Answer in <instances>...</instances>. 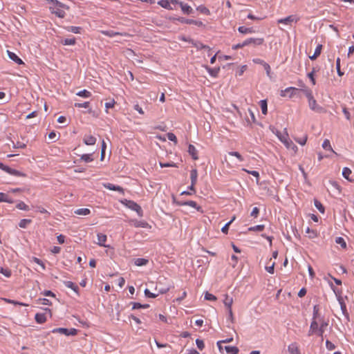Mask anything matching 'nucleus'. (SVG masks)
I'll list each match as a JSON object with an SVG mask.
<instances>
[{
	"instance_id": "f257e3e1",
	"label": "nucleus",
	"mask_w": 354,
	"mask_h": 354,
	"mask_svg": "<svg viewBox=\"0 0 354 354\" xmlns=\"http://www.w3.org/2000/svg\"><path fill=\"white\" fill-rule=\"evenodd\" d=\"M278 139L285 145V147L291 150L294 154H296L298 151V147L289 138V135L287 132L286 129H284L283 133L279 131H276L274 133Z\"/></svg>"
},
{
	"instance_id": "f03ea898",
	"label": "nucleus",
	"mask_w": 354,
	"mask_h": 354,
	"mask_svg": "<svg viewBox=\"0 0 354 354\" xmlns=\"http://www.w3.org/2000/svg\"><path fill=\"white\" fill-rule=\"evenodd\" d=\"M317 312L316 310V306L314 308V318L313 322L310 324V330L308 331V335H313L314 334L317 335L318 336H322L326 327L328 326V323L323 322L321 324V326L319 327L318 323L315 320L316 315Z\"/></svg>"
},
{
	"instance_id": "7ed1b4c3",
	"label": "nucleus",
	"mask_w": 354,
	"mask_h": 354,
	"mask_svg": "<svg viewBox=\"0 0 354 354\" xmlns=\"http://www.w3.org/2000/svg\"><path fill=\"white\" fill-rule=\"evenodd\" d=\"M53 3L52 6H50V10L53 14H55L59 18H64L65 17L64 9L68 10V6L58 1L57 0H48Z\"/></svg>"
},
{
	"instance_id": "20e7f679",
	"label": "nucleus",
	"mask_w": 354,
	"mask_h": 354,
	"mask_svg": "<svg viewBox=\"0 0 354 354\" xmlns=\"http://www.w3.org/2000/svg\"><path fill=\"white\" fill-rule=\"evenodd\" d=\"M121 203L123 204L127 207L131 209V210L136 212L140 216H142V209L141 207L136 202L124 199L121 201Z\"/></svg>"
},
{
	"instance_id": "39448f33",
	"label": "nucleus",
	"mask_w": 354,
	"mask_h": 354,
	"mask_svg": "<svg viewBox=\"0 0 354 354\" xmlns=\"http://www.w3.org/2000/svg\"><path fill=\"white\" fill-rule=\"evenodd\" d=\"M299 91V88H297L295 87H288L283 90L280 91V95L282 97H289L292 98L297 95V93Z\"/></svg>"
},
{
	"instance_id": "423d86ee",
	"label": "nucleus",
	"mask_w": 354,
	"mask_h": 354,
	"mask_svg": "<svg viewBox=\"0 0 354 354\" xmlns=\"http://www.w3.org/2000/svg\"><path fill=\"white\" fill-rule=\"evenodd\" d=\"M53 333H59L66 336H75L77 334V330L75 328H56L52 330Z\"/></svg>"
},
{
	"instance_id": "0eeeda50",
	"label": "nucleus",
	"mask_w": 354,
	"mask_h": 354,
	"mask_svg": "<svg viewBox=\"0 0 354 354\" xmlns=\"http://www.w3.org/2000/svg\"><path fill=\"white\" fill-rule=\"evenodd\" d=\"M176 203L179 206H190L192 207L195 208L197 211L200 212H203L202 207L197 205V203L194 201H177Z\"/></svg>"
},
{
	"instance_id": "6e6552de",
	"label": "nucleus",
	"mask_w": 354,
	"mask_h": 354,
	"mask_svg": "<svg viewBox=\"0 0 354 354\" xmlns=\"http://www.w3.org/2000/svg\"><path fill=\"white\" fill-rule=\"evenodd\" d=\"M263 42V39L262 38H250L246 39L242 43V46H248L250 44H254L255 46H259L262 44Z\"/></svg>"
},
{
	"instance_id": "1a4fd4ad",
	"label": "nucleus",
	"mask_w": 354,
	"mask_h": 354,
	"mask_svg": "<svg viewBox=\"0 0 354 354\" xmlns=\"http://www.w3.org/2000/svg\"><path fill=\"white\" fill-rule=\"evenodd\" d=\"M308 100L310 109L317 112H321L322 111V108L317 104V102L314 98L313 95L308 98Z\"/></svg>"
},
{
	"instance_id": "9d476101",
	"label": "nucleus",
	"mask_w": 354,
	"mask_h": 354,
	"mask_svg": "<svg viewBox=\"0 0 354 354\" xmlns=\"http://www.w3.org/2000/svg\"><path fill=\"white\" fill-rule=\"evenodd\" d=\"M289 354H301L299 346L297 342H292L288 346Z\"/></svg>"
},
{
	"instance_id": "9b49d317",
	"label": "nucleus",
	"mask_w": 354,
	"mask_h": 354,
	"mask_svg": "<svg viewBox=\"0 0 354 354\" xmlns=\"http://www.w3.org/2000/svg\"><path fill=\"white\" fill-rule=\"evenodd\" d=\"M178 21L183 24H194L198 26H202L203 25V22L201 21H196L194 19H185L184 17H179Z\"/></svg>"
},
{
	"instance_id": "f8f14e48",
	"label": "nucleus",
	"mask_w": 354,
	"mask_h": 354,
	"mask_svg": "<svg viewBox=\"0 0 354 354\" xmlns=\"http://www.w3.org/2000/svg\"><path fill=\"white\" fill-rule=\"evenodd\" d=\"M299 18L296 15H290L284 19H281L278 21L279 24H289L292 22H297Z\"/></svg>"
},
{
	"instance_id": "ddd939ff",
	"label": "nucleus",
	"mask_w": 354,
	"mask_h": 354,
	"mask_svg": "<svg viewBox=\"0 0 354 354\" xmlns=\"http://www.w3.org/2000/svg\"><path fill=\"white\" fill-rule=\"evenodd\" d=\"M178 5L180 6L182 12L184 14L190 15V14L193 13L194 10L192 9V8L191 6H189L187 3H185L183 1H180V3H178Z\"/></svg>"
},
{
	"instance_id": "4468645a",
	"label": "nucleus",
	"mask_w": 354,
	"mask_h": 354,
	"mask_svg": "<svg viewBox=\"0 0 354 354\" xmlns=\"http://www.w3.org/2000/svg\"><path fill=\"white\" fill-rule=\"evenodd\" d=\"M223 304L226 309L232 308L234 302L233 298L227 294H225L223 295Z\"/></svg>"
},
{
	"instance_id": "2eb2a0df",
	"label": "nucleus",
	"mask_w": 354,
	"mask_h": 354,
	"mask_svg": "<svg viewBox=\"0 0 354 354\" xmlns=\"http://www.w3.org/2000/svg\"><path fill=\"white\" fill-rule=\"evenodd\" d=\"M103 186L109 190L117 191L122 194H124V189L120 186L115 185L111 183H104Z\"/></svg>"
},
{
	"instance_id": "dca6fc26",
	"label": "nucleus",
	"mask_w": 354,
	"mask_h": 354,
	"mask_svg": "<svg viewBox=\"0 0 354 354\" xmlns=\"http://www.w3.org/2000/svg\"><path fill=\"white\" fill-rule=\"evenodd\" d=\"M83 141L86 145H94L96 143L97 139L91 135H85Z\"/></svg>"
},
{
	"instance_id": "f3484780",
	"label": "nucleus",
	"mask_w": 354,
	"mask_h": 354,
	"mask_svg": "<svg viewBox=\"0 0 354 354\" xmlns=\"http://www.w3.org/2000/svg\"><path fill=\"white\" fill-rule=\"evenodd\" d=\"M8 55L10 59L14 61L17 64H24L23 61L15 53L10 50H7Z\"/></svg>"
},
{
	"instance_id": "a211bd4d",
	"label": "nucleus",
	"mask_w": 354,
	"mask_h": 354,
	"mask_svg": "<svg viewBox=\"0 0 354 354\" xmlns=\"http://www.w3.org/2000/svg\"><path fill=\"white\" fill-rule=\"evenodd\" d=\"M130 223L135 227L147 228L149 227V224L144 221L132 220L130 221Z\"/></svg>"
},
{
	"instance_id": "6ab92c4d",
	"label": "nucleus",
	"mask_w": 354,
	"mask_h": 354,
	"mask_svg": "<svg viewBox=\"0 0 354 354\" xmlns=\"http://www.w3.org/2000/svg\"><path fill=\"white\" fill-rule=\"evenodd\" d=\"M97 244L100 246L103 247H109L108 245H105V242L106 241L107 236L106 234L98 233L97 235Z\"/></svg>"
},
{
	"instance_id": "aec40b11",
	"label": "nucleus",
	"mask_w": 354,
	"mask_h": 354,
	"mask_svg": "<svg viewBox=\"0 0 354 354\" xmlns=\"http://www.w3.org/2000/svg\"><path fill=\"white\" fill-rule=\"evenodd\" d=\"M188 152L192 156L194 160H198V151L193 145H189L188 147Z\"/></svg>"
},
{
	"instance_id": "412c9836",
	"label": "nucleus",
	"mask_w": 354,
	"mask_h": 354,
	"mask_svg": "<svg viewBox=\"0 0 354 354\" xmlns=\"http://www.w3.org/2000/svg\"><path fill=\"white\" fill-rule=\"evenodd\" d=\"M6 172H7L9 174L15 176H21V177L26 176L25 174H24V173H22V172H21V171H19L18 170L12 169V168H10L9 167H6Z\"/></svg>"
},
{
	"instance_id": "4be33fe9",
	"label": "nucleus",
	"mask_w": 354,
	"mask_h": 354,
	"mask_svg": "<svg viewBox=\"0 0 354 354\" xmlns=\"http://www.w3.org/2000/svg\"><path fill=\"white\" fill-rule=\"evenodd\" d=\"M102 33L106 36L112 37L115 35H127V33H122L119 32H115L113 30H102Z\"/></svg>"
},
{
	"instance_id": "5701e85b",
	"label": "nucleus",
	"mask_w": 354,
	"mask_h": 354,
	"mask_svg": "<svg viewBox=\"0 0 354 354\" xmlns=\"http://www.w3.org/2000/svg\"><path fill=\"white\" fill-rule=\"evenodd\" d=\"M64 283L65 286H66L68 288L72 289L73 291L78 293L79 288L75 283H74L73 282L70 281H64Z\"/></svg>"
},
{
	"instance_id": "b1692460",
	"label": "nucleus",
	"mask_w": 354,
	"mask_h": 354,
	"mask_svg": "<svg viewBox=\"0 0 354 354\" xmlns=\"http://www.w3.org/2000/svg\"><path fill=\"white\" fill-rule=\"evenodd\" d=\"M35 320L38 324H44L46 322V317L44 313H37L35 315Z\"/></svg>"
},
{
	"instance_id": "393cba45",
	"label": "nucleus",
	"mask_w": 354,
	"mask_h": 354,
	"mask_svg": "<svg viewBox=\"0 0 354 354\" xmlns=\"http://www.w3.org/2000/svg\"><path fill=\"white\" fill-rule=\"evenodd\" d=\"M91 213V210L88 208H80L75 211V214L77 215L86 216Z\"/></svg>"
},
{
	"instance_id": "a878e982",
	"label": "nucleus",
	"mask_w": 354,
	"mask_h": 354,
	"mask_svg": "<svg viewBox=\"0 0 354 354\" xmlns=\"http://www.w3.org/2000/svg\"><path fill=\"white\" fill-rule=\"evenodd\" d=\"M205 69L212 77H216L218 74L220 68H205Z\"/></svg>"
},
{
	"instance_id": "bb28decb",
	"label": "nucleus",
	"mask_w": 354,
	"mask_h": 354,
	"mask_svg": "<svg viewBox=\"0 0 354 354\" xmlns=\"http://www.w3.org/2000/svg\"><path fill=\"white\" fill-rule=\"evenodd\" d=\"M191 183H196L198 179V171L196 169H193L190 171Z\"/></svg>"
},
{
	"instance_id": "cd10ccee",
	"label": "nucleus",
	"mask_w": 354,
	"mask_h": 354,
	"mask_svg": "<svg viewBox=\"0 0 354 354\" xmlns=\"http://www.w3.org/2000/svg\"><path fill=\"white\" fill-rule=\"evenodd\" d=\"M260 107L261 109V112L263 115H266L268 113V104L267 101L265 100H261L259 102Z\"/></svg>"
},
{
	"instance_id": "c85d7f7f",
	"label": "nucleus",
	"mask_w": 354,
	"mask_h": 354,
	"mask_svg": "<svg viewBox=\"0 0 354 354\" xmlns=\"http://www.w3.org/2000/svg\"><path fill=\"white\" fill-rule=\"evenodd\" d=\"M225 350L227 353L230 354H238L239 353V348L236 346H225Z\"/></svg>"
},
{
	"instance_id": "c756f323",
	"label": "nucleus",
	"mask_w": 354,
	"mask_h": 354,
	"mask_svg": "<svg viewBox=\"0 0 354 354\" xmlns=\"http://www.w3.org/2000/svg\"><path fill=\"white\" fill-rule=\"evenodd\" d=\"M6 202L8 203H12L13 201L9 198V196L3 192H0V203Z\"/></svg>"
},
{
	"instance_id": "7c9ffc66",
	"label": "nucleus",
	"mask_w": 354,
	"mask_h": 354,
	"mask_svg": "<svg viewBox=\"0 0 354 354\" xmlns=\"http://www.w3.org/2000/svg\"><path fill=\"white\" fill-rule=\"evenodd\" d=\"M158 4L165 9L172 10V8L171 7L168 0H160L158 2Z\"/></svg>"
},
{
	"instance_id": "2f4dec72",
	"label": "nucleus",
	"mask_w": 354,
	"mask_h": 354,
	"mask_svg": "<svg viewBox=\"0 0 354 354\" xmlns=\"http://www.w3.org/2000/svg\"><path fill=\"white\" fill-rule=\"evenodd\" d=\"M77 95L84 97L88 98L91 96V93L86 89L80 91L76 93Z\"/></svg>"
},
{
	"instance_id": "473e14b6",
	"label": "nucleus",
	"mask_w": 354,
	"mask_h": 354,
	"mask_svg": "<svg viewBox=\"0 0 354 354\" xmlns=\"http://www.w3.org/2000/svg\"><path fill=\"white\" fill-rule=\"evenodd\" d=\"M295 140L301 145H305L306 144V142L308 140V136L305 134L301 138H294Z\"/></svg>"
},
{
	"instance_id": "72a5a7b5",
	"label": "nucleus",
	"mask_w": 354,
	"mask_h": 354,
	"mask_svg": "<svg viewBox=\"0 0 354 354\" xmlns=\"http://www.w3.org/2000/svg\"><path fill=\"white\" fill-rule=\"evenodd\" d=\"M238 30L239 32L243 34L252 33L254 32L252 28H246L245 26L239 27Z\"/></svg>"
},
{
	"instance_id": "f704fd0d",
	"label": "nucleus",
	"mask_w": 354,
	"mask_h": 354,
	"mask_svg": "<svg viewBox=\"0 0 354 354\" xmlns=\"http://www.w3.org/2000/svg\"><path fill=\"white\" fill-rule=\"evenodd\" d=\"M322 147L324 149L329 150V151H332L333 153H336L335 151L333 149V148L330 145V142L328 139H326L324 141V142L322 144Z\"/></svg>"
},
{
	"instance_id": "c9c22d12",
	"label": "nucleus",
	"mask_w": 354,
	"mask_h": 354,
	"mask_svg": "<svg viewBox=\"0 0 354 354\" xmlns=\"http://www.w3.org/2000/svg\"><path fill=\"white\" fill-rule=\"evenodd\" d=\"M32 223V221L30 219H26L24 218L21 219L19 223V226L21 228H26L27 226Z\"/></svg>"
},
{
	"instance_id": "e433bc0d",
	"label": "nucleus",
	"mask_w": 354,
	"mask_h": 354,
	"mask_svg": "<svg viewBox=\"0 0 354 354\" xmlns=\"http://www.w3.org/2000/svg\"><path fill=\"white\" fill-rule=\"evenodd\" d=\"M135 265L137 266H145L148 263V260L143 258H138L135 260Z\"/></svg>"
},
{
	"instance_id": "4c0bfd02",
	"label": "nucleus",
	"mask_w": 354,
	"mask_h": 354,
	"mask_svg": "<svg viewBox=\"0 0 354 354\" xmlns=\"http://www.w3.org/2000/svg\"><path fill=\"white\" fill-rule=\"evenodd\" d=\"M322 48V45L319 44L315 50L314 55L313 56H310V58L311 59H316L321 54Z\"/></svg>"
},
{
	"instance_id": "58836bf2",
	"label": "nucleus",
	"mask_w": 354,
	"mask_h": 354,
	"mask_svg": "<svg viewBox=\"0 0 354 354\" xmlns=\"http://www.w3.org/2000/svg\"><path fill=\"white\" fill-rule=\"evenodd\" d=\"M192 43L197 49H207L209 51L210 50L209 46L203 45L201 42H198V41L194 42V41H192Z\"/></svg>"
},
{
	"instance_id": "ea45409f",
	"label": "nucleus",
	"mask_w": 354,
	"mask_h": 354,
	"mask_svg": "<svg viewBox=\"0 0 354 354\" xmlns=\"http://www.w3.org/2000/svg\"><path fill=\"white\" fill-rule=\"evenodd\" d=\"M16 207L19 209L28 211L29 209V207L23 201H19Z\"/></svg>"
},
{
	"instance_id": "a19ab883",
	"label": "nucleus",
	"mask_w": 354,
	"mask_h": 354,
	"mask_svg": "<svg viewBox=\"0 0 354 354\" xmlns=\"http://www.w3.org/2000/svg\"><path fill=\"white\" fill-rule=\"evenodd\" d=\"M80 159L85 162H91L93 160L91 154L85 153L81 156Z\"/></svg>"
},
{
	"instance_id": "79ce46f5",
	"label": "nucleus",
	"mask_w": 354,
	"mask_h": 354,
	"mask_svg": "<svg viewBox=\"0 0 354 354\" xmlns=\"http://www.w3.org/2000/svg\"><path fill=\"white\" fill-rule=\"evenodd\" d=\"M1 299L3 300L4 301H6V303L12 304H14V305H19V306H27L26 304H25L24 303L16 301L15 300H12V299H10L2 298Z\"/></svg>"
},
{
	"instance_id": "37998d69",
	"label": "nucleus",
	"mask_w": 354,
	"mask_h": 354,
	"mask_svg": "<svg viewBox=\"0 0 354 354\" xmlns=\"http://www.w3.org/2000/svg\"><path fill=\"white\" fill-rule=\"evenodd\" d=\"M351 174V170L349 168H348V167H344V168H343V170H342V175H343V176H344L346 179H347V180H351L349 179V176H350Z\"/></svg>"
},
{
	"instance_id": "c03bdc74",
	"label": "nucleus",
	"mask_w": 354,
	"mask_h": 354,
	"mask_svg": "<svg viewBox=\"0 0 354 354\" xmlns=\"http://www.w3.org/2000/svg\"><path fill=\"white\" fill-rule=\"evenodd\" d=\"M115 104V101L113 99L111 101L105 103V111L106 113H109V109H112L114 107Z\"/></svg>"
},
{
	"instance_id": "a18cd8bd",
	"label": "nucleus",
	"mask_w": 354,
	"mask_h": 354,
	"mask_svg": "<svg viewBox=\"0 0 354 354\" xmlns=\"http://www.w3.org/2000/svg\"><path fill=\"white\" fill-rule=\"evenodd\" d=\"M335 242L337 244H339L343 248H346V243L342 237H337L335 239Z\"/></svg>"
},
{
	"instance_id": "49530a36",
	"label": "nucleus",
	"mask_w": 354,
	"mask_h": 354,
	"mask_svg": "<svg viewBox=\"0 0 354 354\" xmlns=\"http://www.w3.org/2000/svg\"><path fill=\"white\" fill-rule=\"evenodd\" d=\"M243 170L245 172H247L248 174H250L251 175H252L253 176L256 177L257 178V182L259 183V174L258 171H250V170H248L246 169H243Z\"/></svg>"
},
{
	"instance_id": "de8ad7c7",
	"label": "nucleus",
	"mask_w": 354,
	"mask_h": 354,
	"mask_svg": "<svg viewBox=\"0 0 354 354\" xmlns=\"http://www.w3.org/2000/svg\"><path fill=\"white\" fill-rule=\"evenodd\" d=\"M167 137L168 140H169L170 141L174 142L175 145L177 144V142H178L177 138H176V136H175L174 133H168L167 134Z\"/></svg>"
},
{
	"instance_id": "09e8293b",
	"label": "nucleus",
	"mask_w": 354,
	"mask_h": 354,
	"mask_svg": "<svg viewBox=\"0 0 354 354\" xmlns=\"http://www.w3.org/2000/svg\"><path fill=\"white\" fill-rule=\"evenodd\" d=\"M32 261L35 263L39 265L43 270L46 269L44 263L39 259L37 257H32Z\"/></svg>"
},
{
	"instance_id": "8fccbe9b",
	"label": "nucleus",
	"mask_w": 354,
	"mask_h": 354,
	"mask_svg": "<svg viewBox=\"0 0 354 354\" xmlns=\"http://www.w3.org/2000/svg\"><path fill=\"white\" fill-rule=\"evenodd\" d=\"M253 62L255 64L262 65L263 66H270L268 64H266L263 59L257 58L253 59Z\"/></svg>"
},
{
	"instance_id": "3c124183",
	"label": "nucleus",
	"mask_w": 354,
	"mask_h": 354,
	"mask_svg": "<svg viewBox=\"0 0 354 354\" xmlns=\"http://www.w3.org/2000/svg\"><path fill=\"white\" fill-rule=\"evenodd\" d=\"M196 10H198L199 12H201L203 14H206V15H209V10L206 7H205L203 6H198L196 8Z\"/></svg>"
},
{
	"instance_id": "603ef678",
	"label": "nucleus",
	"mask_w": 354,
	"mask_h": 354,
	"mask_svg": "<svg viewBox=\"0 0 354 354\" xmlns=\"http://www.w3.org/2000/svg\"><path fill=\"white\" fill-rule=\"evenodd\" d=\"M205 299L208 301H216L217 299L216 296L209 292L205 293Z\"/></svg>"
},
{
	"instance_id": "864d4df0",
	"label": "nucleus",
	"mask_w": 354,
	"mask_h": 354,
	"mask_svg": "<svg viewBox=\"0 0 354 354\" xmlns=\"http://www.w3.org/2000/svg\"><path fill=\"white\" fill-rule=\"evenodd\" d=\"M299 91H302L305 94V95L306 96L307 98H309L313 96V93L310 89L303 88V89H299Z\"/></svg>"
},
{
	"instance_id": "5fc2aeb1",
	"label": "nucleus",
	"mask_w": 354,
	"mask_h": 354,
	"mask_svg": "<svg viewBox=\"0 0 354 354\" xmlns=\"http://www.w3.org/2000/svg\"><path fill=\"white\" fill-rule=\"evenodd\" d=\"M315 205L320 212H324V207L320 202L315 201Z\"/></svg>"
},
{
	"instance_id": "6e6d98bb",
	"label": "nucleus",
	"mask_w": 354,
	"mask_h": 354,
	"mask_svg": "<svg viewBox=\"0 0 354 354\" xmlns=\"http://www.w3.org/2000/svg\"><path fill=\"white\" fill-rule=\"evenodd\" d=\"M75 38L65 39L64 40L62 41V44L64 45H73V44H75Z\"/></svg>"
},
{
	"instance_id": "4d7b16f0",
	"label": "nucleus",
	"mask_w": 354,
	"mask_h": 354,
	"mask_svg": "<svg viewBox=\"0 0 354 354\" xmlns=\"http://www.w3.org/2000/svg\"><path fill=\"white\" fill-rule=\"evenodd\" d=\"M263 229H264L263 225H258L250 227L249 230L261 232V231L263 230Z\"/></svg>"
},
{
	"instance_id": "13d9d810",
	"label": "nucleus",
	"mask_w": 354,
	"mask_h": 354,
	"mask_svg": "<svg viewBox=\"0 0 354 354\" xmlns=\"http://www.w3.org/2000/svg\"><path fill=\"white\" fill-rule=\"evenodd\" d=\"M90 105L89 102H85L84 103H75V106L77 108H88Z\"/></svg>"
},
{
	"instance_id": "bf43d9fd",
	"label": "nucleus",
	"mask_w": 354,
	"mask_h": 354,
	"mask_svg": "<svg viewBox=\"0 0 354 354\" xmlns=\"http://www.w3.org/2000/svg\"><path fill=\"white\" fill-rule=\"evenodd\" d=\"M81 29L82 28L80 27H77V26H69L68 28V30L71 31L73 33H80Z\"/></svg>"
},
{
	"instance_id": "052dcab7",
	"label": "nucleus",
	"mask_w": 354,
	"mask_h": 354,
	"mask_svg": "<svg viewBox=\"0 0 354 354\" xmlns=\"http://www.w3.org/2000/svg\"><path fill=\"white\" fill-rule=\"evenodd\" d=\"M196 344L197 347L198 348V349L201 350V351H202L204 348V347H205L204 342L201 339H197L196 340Z\"/></svg>"
},
{
	"instance_id": "680f3d73",
	"label": "nucleus",
	"mask_w": 354,
	"mask_h": 354,
	"mask_svg": "<svg viewBox=\"0 0 354 354\" xmlns=\"http://www.w3.org/2000/svg\"><path fill=\"white\" fill-rule=\"evenodd\" d=\"M0 272L7 277H10V275H11V272L8 269H4L3 268H0Z\"/></svg>"
},
{
	"instance_id": "e2e57ef3",
	"label": "nucleus",
	"mask_w": 354,
	"mask_h": 354,
	"mask_svg": "<svg viewBox=\"0 0 354 354\" xmlns=\"http://www.w3.org/2000/svg\"><path fill=\"white\" fill-rule=\"evenodd\" d=\"M229 155L236 157L240 161L243 160L242 156L237 151L229 152Z\"/></svg>"
},
{
	"instance_id": "0e129e2a",
	"label": "nucleus",
	"mask_w": 354,
	"mask_h": 354,
	"mask_svg": "<svg viewBox=\"0 0 354 354\" xmlns=\"http://www.w3.org/2000/svg\"><path fill=\"white\" fill-rule=\"evenodd\" d=\"M149 306V304L142 305L140 303H133V309H138L140 308H147Z\"/></svg>"
},
{
	"instance_id": "69168bd1",
	"label": "nucleus",
	"mask_w": 354,
	"mask_h": 354,
	"mask_svg": "<svg viewBox=\"0 0 354 354\" xmlns=\"http://www.w3.org/2000/svg\"><path fill=\"white\" fill-rule=\"evenodd\" d=\"M326 348L329 351H332L335 348V344L333 343H332L331 342H330L329 340H326Z\"/></svg>"
},
{
	"instance_id": "338daca9",
	"label": "nucleus",
	"mask_w": 354,
	"mask_h": 354,
	"mask_svg": "<svg viewBox=\"0 0 354 354\" xmlns=\"http://www.w3.org/2000/svg\"><path fill=\"white\" fill-rule=\"evenodd\" d=\"M145 294L147 297H149V298H155L158 296L157 294L151 292L148 289H146L145 290Z\"/></svg>"
},
{
	"instance_id": "774afa93",
	"label": "nucleus",
	"mask_w": 354,
	"mask_h": 354,
	"mask_svg": "<svg viewBox=\"0 0 354 354\" xmlns=\"http://www.w3.org/2000/svg\"><path fill=\"white\" fill-rule=\"evenodd\" d=\"M185 354H200L196 349H188L185 351Z\"/></svg>"
}]
</instances>
